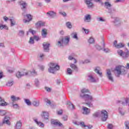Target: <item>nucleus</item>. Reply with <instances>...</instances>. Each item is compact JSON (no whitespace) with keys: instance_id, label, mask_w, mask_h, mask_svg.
I'll return each instance as SVG.
<instances>
[{"instance_id":"63","label":"nucleus","mask_w":129,"mask_h":129,"mask_svg":"<svg viewBox=\"0 0 129 129\" xmlns=\"http://www.w3.org/2000/svg\"><path fill=\"white\" fill-rule=\"evenodd\" d=\"M82 30L84 31L85 34H88L89 33V29H86L84 28H83Z\"/></svg>"},{"instance_id":"23","label":"nucleus","mask_w":129,"mask_h":129,"mask_svg":"<svg viewBox=\"0 0 129 129\" xmlns=\"http://www.w3.org/2000/svg\"><path fill=\"white\" fill-rule=\"evenodd\" d=\"M11 99L12 101V103H14V102L18 101V100H20L21 98H20L19 97H17L16 96L12 95L11 96Z\"/></svg>"},{"instance_id":"55","label":"nucleus","mask_w":129,"mask_h":129,"mask_svg":"<svg viewBox=\"0 0 129 129\" xmlns=\"http://www.w3.org/2000/svg\"><path fill=\"white\" fill-rule=\"evenodd\" d=\"M12 106L13 108H15V109H18V108L19 107L18 104H14V103H12Z\"/></svg>"},{"instance_id":"33","label":"nucleus","mask_w":129,"mask_h":129,"mask_svg":"<svg viewBox=\"0 0 129 129\" xmlns=\"http://www.w3.org/2000/svg\"><path fill=\"white\" fill-rule=\"evenodd\" d=\"M118 112L120 115L122 116H123L124 114H125V110L124 109H122V108L119 107L118 109Z\"/></svg>"},{"instance_id":"30","label":"nucleus","mask_w":129,"mask_h":129,"mask_svg":"<svg viewBox=\"0 0 129 129\" xmlns=\"http://www.w3.org/2000/svg\"><path fill=\"white\" fill-rule=\"evenodd\" d=\"M80 125H81V126H83L84 127H85V129H91L92 127V125H86L84 123V122H80Z\"/></svg>"},{"instance_id":"8","label":"nucleus","mask_w":129,"mask_h":129,"mask_svg":"<svg viewBox=\"0 0 129 129\" xmlns=\"http://www.w3.org/2000/svg\"><path fill=\"white\" fill-rule=\"evenodd\" d=\"M42 46L44 52H48L49 51H50V43L43 42Z\"/></svg>"},{"instance_id":"61","label":"nucleus","mask_w":129,"mask_h":129,"mask_svg":"<svg viewBox=\"0 0 129 129\" xmlns=\"http://www.w3.org/2000/svg\"><path fill=\"white\" fill-rule=\"evenodd\" d=\"M33 39H34V40H35V41H39V40H40V37H39V36H38L34 35V36H33Z\"/></svg>"},{"instance_id":"35","label":"nucleus","mask_w":129,"mask_h":129,"mask_svg":"<svg viewBox=\"0 0 129 129\" xmlns=\"http://www.w3.org/2000/svg\"><path fill=\"white\" fill-rule=\"evenodd\" d=\"M34 121L38 126H40V127H44V123H42V122L38 121V119H35Z\"/></svg>"},{"instance_id":"46","label":"nucleus","mask_w":129,"mask_h":129,"mask_svg":"<svg viewBox=\"0 0 129 129\" xmlns=\"http://www.w3.org/2000/svg\"><path fill=\"white\" fill-rule=\"evenodd\" d=\"M23 76H23L21 72L19 71L16 73V77H17V78H21L23 77Z\"/></svg>"},{"instance_id":"59","label":"nucleus","mask_w":129,"mask_h":129,"mask_svg":"<svg viewBox=\"0 0 129 129\" xmlns=\"http://www.w3.org/2000/svg\"><path fill=\"white\" fill-rule=\"evenodd\" d=\"M7 113V112L5 110H0V115H5Z\"/></svg>"},{"instance_id":"16","label":"nucleus","mask_w":129,"mask_h":129,"mask_svg":"<svg viewBox=\"0 0 129 129\" xmlns=\"http://www.w3.org/2000/svg\"><path fill=\"white\" fill-rule=\"evenodd\" d=\"M11 117L9 116H6L4 119L3 122L4 124H7V125H10L11 124V122L10 121Z\"/></svg>"},{"instance_id":"13","label":"nucleus","mask_w":129,"mask_h":129,"mask_svg":"<svg viewBox=\"0 0 129 129\" xmlns=\"http://www.w3.org/2000/svg\"><path fill=\"white\" fill-rule=\"evenodd\" d=\"M74 57H75V54L74 53H72L68 56V59L70 61H72V60H74V64H76V63H77V60Z\"/></svg>"},{"instance_id":"2","label":"nucleus","mask_w":129,"mask_h":129,"mask_svg":"<svg viewBox=\"0 0 129 129\" xmlns=\"http://www.w3.org/2000/svg\"><path fill=\"white\" fill-rule=\"evenodd\" d=\"M126 69H129V65L125 67L123 66H117L114 69V72L117 77H119L120 75H125L127 73Z\"/></svg>"},{"instance_id":"44","label":"nucleus","mask_w":129,"mask_h":129,"mask_svg":"<svg viewBox=\"0 0 129 129\" xmlns=\"http://www.w3.org/2000/svg\"><path fill=\"white\" fill-rule=\"evenodd\" d=\"M95 47H96V49L98 50V51H101V50H103V46L102 45L101 47L100 45L97 44L95 45Z\"/></svg>"},{"instance_id":"53","label":"nucleus","mask_w":129,"mask_h":129,"mask_svg":"<svg viewBox=\"0 0 129 129\" xmlns=\"http://www.w3.org/2000/svg\"><path fill=\"white\" fill-rule=\"evenodd\" d=\"M44 57H45V55L43 53H40L38 55V58H39V60H43V59H44Z\"/></svg>"},{"instance_id":"17","label":"nucleus","mask_w":129,"mask_h":129,"mask_svg":"<svg viewBox=\"0 0 129 129\" xmlns=\"http://www.w3.org/2000/svg\"><path fill=\"white\" fill-rule=\"evenodd\" d=\"M41 116L42 118L45 120L49 119V113L48 112L43 111Z\"/></svg>"},{"instance_id":"34","label":"nucleus","mask_w":129,"mask_h":129,"mask_svg":"<svg viewBox=\"0 0 129 129\" xmlns=\"http://www.w3.org/2000/svg\"><path fill=\"white\" fill-rule=\"evenodd\" d=\"M35 25L37 28H39V27H43V26H45V23L42 21H38L35 24Z\"/></svg>"},{"instance_id":"19","label":"nucleus","mask_w":129,"mask_h":129,"mask_svg":"<svg viewBox=\"0 0 129 129\" xmlns=\"http://www.w3.org/2000/svg\"><path fill=\"white\" fill-rule=\"evenodd\" d=\"M91 16L90 14H87L84 17V22L86 23H90L91 22Z\"/></svg>"},{"instance_id":"51","label":"nucleus","mask_w":129,"mask_h":129,"mask_svg":"<svg viewBox=\"0 0 129 129\" xmlns=\"http://www.w3.org/2000/svg\"><path fill=\"white\" fill-rule=\"evenodd\" d=\"M34 37H31L30 38L29 41V43L30 44H31V45H33V44H34L35 43V41L34 40Z\"/></svg>"},{"instance_id":"39","label":"nucleus","mask_w":129,"mask_h":129,"mask_svg":"<svg viewBox=\"0 0 129 129\" xmlns=\"http://www.w3.org/2000/svg\"><path fill=\"white\" fill-rule=\"evenodd\" d=\"M71 37L73 38V39H75L76 40H78V36H77V33L76 32H73L71 34Z\"/></svg>"},{"instance_id":"26","label":"nucleus","mask_w":129,"mask_h":129,"mask_svg":"<svg viewBox=\"0 0 129 129\" xmlns=\"http://www.w3.org/2000/svg\"><path fill=\"white\" fill-rule=\"evenodd\" d=\"M21 72L23 76H28V75H30V71H27V70L23 69Z\"/></svg>"},{"instance_id":"29","label":"nucleus","mask_w":129,"mask_h":129,"mask_svg":"<svg viewBox=\"0 0 129 129\" xmlns=\"http://www.w3.org/2000/svg\"><path fill=\"white\" fill-rule=\"evenodd\" d=\"M68 104L69 105L68 108L69 109H71V110H73V109H75V106L70 101L68 102Z\"/></svg>"},{"instance_id":"57","label":"nucleus","mask_w":129,"mask_h":129,"mask_svg":"<svg viewBox=\"0 0 129 129\" xmlns=\"http://www.w3.org/2000/svg\"><path fill=\"white\" fill-rule=\"evenodd\" d=\"M29 32H30V33H31L33 36H34V35H35V34H36V33H37V31H36L35 30H34L32 29H29Z\"/></svg>"},{"instance_id":"36","label":"nucleus","mask_w":129,"mask_h":129,"mask_svg":"<svg viewBox=\"0 0 129 129\" xmlns=\"http://www.w3.org/2000/svg\"><path fill=\"white\" fill-rule=\"evenodd\" d=\"M120 19L117 18L115 19V20L114 21V25H115V26H119V25H120Z\"/></svg>"},{"instance_id":"1","label":"nucleus","mask_w":129,"mask_h":129,"mask_svg":"<svg viewBox=\"0 0 129 129\" xmlns=\"http://www.w3.org/2000/svg\"><path fill=\"white\" fill-rule=\"evenodd\" d=\"M89 92V90L85 88H83L81 90V93L80 96L82 99L86 101V104L89 107H92V101H93V97L91 95L88 94H86L85 93H88Z\"/></svg>"},{"instance_id":"40","label":"nucleus","mask_w":129,"mask_h":129,"mask_svg":"<svg viewBox=\"0 0 129 129\" xmlns=\"http://www.w3.org/2000/svg\"><path fill=\"white\" fill-rule=\"evenodd\" d=\"M101 111H97L93 114V117H100Z\"/></svg>"},{"instance_id":"12","label":"nucleus","mask_w":129,"mask_h":129,"mask_svg":"<svg viewBox=\"0 0 129 129\" xmlns=\"http://www.w3.org/2000/svg\"><path fill=\"white\" fill-rule=\"evenodd\" d=\"M51 123L52 124H54V125H56V126H60L61 127H63V124L57 120H51Z\"/></svg>"},{"instance_id":"38","label":"nucleus","mask_w":129,"mask_h":129,"mask_svg":"<svg viewBox=\"0 0 129 129\" xmlns=\"http://www.w3.org/2000/svg\"><path fill=\"white\" fill-rule=\"evenodd\" d=\"M88 80H89L90 82H97L96 80H95V79L92 75L88 76Z\"/></svg>"},{"instance_id":"42","label":"nucleus","mask_w":129,"mask_h":129,"mask_svg":"<svg viewBox=\"0 0 129 129\" xmlns=\"http://www.w3.org/2000/svg\"><path fill=\"white\" fill-rule=\"evenodd\" d=\"M71 67L74 71H75L76 72H77V71H78V67H77V66L71 65Z\"/></svg>"},{"instance_id":"18","label":"nucleus","mask_w":129,"mask_h":129,"mask_svg":"<svg viewBox=\"0 0 129 129\" xmlns=\"http://www.w3.org/2000/svg\"><path fill=\"white\" fill-rule=\"evenodd\" d=\"M46 15H47L48 17H50L52 19L55 18V17L57 16V14L54 11H49L46 13Z\"/></svg>"},{"instance_id":"22","label":"nucleus","mask_w":129,"mask_h":129,"mask_svg":"<svg viewBox=\"0 0 129 129\" xmlns=\"http://www.w3.org/2000/svg\"><path fill=\"white\" fill-rule=\"evenodd\" d=\"M32 104L35 106V107H38V106L40 105V101H39V100L34 99L33 100Z\"/></svg>"},{"instance_id":"9","label":"nucleus","mask_w":129,"mask_h":129,"mask_svg":"<svg viewBox=\"0 0 129 129\" xmlns=\"http://www.w3.org/2000/svg\"><path fill=\"white\" fill-rule=\"evenodd\" d=\"M18 5L20 6L21 10L25 11L27 9V3L23 1L18 2Z\"/></svg>"},{"instance_id":"47","label":"nucleus","mask_w":129,"mask_h":129,"mask_svg":"<svg viewBox=\"0 0 129 129\" xmlns=\"http://www.w3.org/2000/svg\"><path fill=\"white\" fill-rule=\"evenodd\" d=\"M9 21L11 22V27H13V26H15L16 25V21L13 19H9Z\"/></svg>"},{"instance_id":"56","label":"nucleus","mask_w":129,"mask_h":129,"mask_svg":"<svg viewBox=\"0 0 129 129\" xmlns=\"http://www.w3.org/2000/svg\"><path fill=\"white\" fill-rule=\"evenodd\" d=\"M3 29H6V30H8V27L6 25L0 24V30H3Z\"/></svg>"},{"instance_id":"6","label":"nucleus","mask_w":129,"mask_h":129,"mask_svg":"<svg viewBox=\"0 0 129 129\" xmlns=\"http://www.w3.org/2000/svg\"><path fill=\"white\" fill-rule=\"evenodd\" d=\"M100 117L102 121H106L108 118V113L105 110H101Z\"/></svg>"},{"instance_id":"60","label":"nucleus","mask_w":129,"mask_h":129,"mask_svg":"<svg viewBox=\"0 0 129 129\" xmlns=\"http://www.w3.org/2000/svg\"><path fill=\"white\" fill-rule=\"evenodd\" d=\"M59 15H61V16H63V17H66V16H67L66 13H65L64 12L59 11Z\"/></svg>"},{"instance_id":"49","label":"nucleus","mask_w":129,"mask_h":129,"mask_svg":"<svg viewBox=\"0 0 129 129\" xmlns=\"http://www.w3.org/2000/svg\"><path fill=\"white\" fill-rule=\"evenodd\" d=\"M66 26L68 29H72V24H71V22H68L66 23Z\"/></svg>"},{"instance_id":"43","label":"nucleus","mask_w":129,"mask_h":129,"mask_svg":"<svg viewBox=\"0 0 129 129\" xmlns=\"http://www.w3.org/2000/svg\"><path fill=\"white\" fill-rule=\"evenodd\" d=\"M34 83L36 87H39V86H40V81H39V80L38 79H35L34 80Z\"/></svg>"},{"instance_id":"31","label":"nucleus","mask_w":129,"mask_h":129,"mask_svg":"<svg viewBox=\"0 0 129 129\" xmlns=\"http://www.w3.org/2000/svg\"><path fill=\"white\" fill-rule=\"evenodd\" d=\"M29 75L32 76H37V75H38V73L35 69H33L30 72L29 71Z\"/></svg>"},{"instance_id":"20","label":"nucleus","mask_w":129,"mask_h":129,"mask_svg":"<svg viewBox=\"0 0 129 129\" xmlns=\"http://www.w3.org/2000/svg\"><path fill=\"white\" fill-rule=\"evenodd\" d=\"M91 2H92V0H85V3L89 9H91L93 7V3Z\"/></svg>"},{"instance_id":"50","label":"nucleus","mask_w":129,"mask_h":129,"mask_svg":"<svg viewBox=\"0 0 129 129\" xmlns=\"http://www.w3.org/2000/svg\"><path fill=\"white\" fill-rule=\"evenodd\" d=\"M73 72V71H72L71 69L68 68L67 69V74H68V75H72Z\"/></svg>"},{"instance_id":"27","label":"nucleus","mask_w":129,"mask_h":129,"mask_svg":"<svg viewBox=\"0 0 129 129\" xmlns=\"http://www.w3.org/2000/svg\"><path fill=\"white\" fill-rule=\"evenodd\" d=\"M89 63H91V60L89 59L80 60V64H89Z\"/></svg>"},{"instance_id":"32","label":"nucleus","mask_w":129,"mask_h":129,"mask_svg":"<svg viewBox=\"0 0 129 129\" xmlns=\"http://www.w3.org/2000/svg\"><path fill=\"white\" fill-rule=\"evenodd\" d=\"M0 105H1V106H6V105H8V103L5 102V100L1 97H0Z\"/></svg>"},{"instance_id":"3","label":"nucleus","mask_w":129,"mask_h":129,"mask_svg":"<svg viewBox=\"0 0 129 129\" xmlns=\"http://www.w3.org/2000/svg\"><path fill=\"white\" fill-rule=\"evenodd\" d=\"M111 7H112V5L111 4H110V3L108 2H106L104 3V8L108 10V14H110V15H111L113 12H115V9H112Z\"/></svg>"},{"instance_id":"37","label":"nucleus","mask_w":129,"mask_h":129,"mask_svg":"<svg viewBox=\"0 0 129 129\" xmlns=\"http://www.w3.org/2000/svg\"><path fill=\"white\" fill-rule=\"evenodd\" d=\"M21 128H22V122L21 121H17L16 124V128L21 129Z\"/></svg>"},{"instance_id":"45","label":"nucleus","mask_w":129,"mask_h":129,"mask_svg":"<svg viewBox=\"0 0 129 129\" xmlns=\"http://www.w3.org/2000/svg\"><path fill=\"white\" fill-rule=\"evenodd\" d=\"M7 71L9 73H13V72H15V68H7Z\"/></svg>"},{"instance_id":"14","label":"nucleus","mask_w":129,"mask_h":129,"mask_svg":"<svg viewBox=\"0 0 129 129\" xmlns=\"http://www.w3.org/2000/svg\"><path fill=\"white\" fill-rule=\"evenodd\" d=\"M69 42H70V36H64L63 37V42L64 46H67L69 44Z\"/></svg>"},{"instance_id":"15","label":"nucleus","mask_w":129,"mask_h":129,"mask_svg":"<svg viewBox=\"0 0 129 129\" xmlns=\"http://www.w3.org/2000/svg\"><path fill=\"white\" fill-rule=\"evenodd\" d=\"M101 46H103V51L105 53H109L110 52V49L108 48H105V43H104V41L102 40L101 42Z\"/></svg>"},{"instance_id":"52","label":"nucleus","mask_w":129,"mask_h":129,"mask_svg":"<svg viewBox=\"0 0 129 129\" xmlns=\"http://www.w3.org/2000/svg\"><path fill=\"white\" fill-rule=\"evenodd\" d=\"M13 85H14V81H8L6 84L7 86H13Z\"/></svg>"},{"instance_id":"41","label":"nucleus","mask_w":129,"mask_h":129,"mask_svg":"<svg viewBox=\"0 0 129 129\" xmlns=\"http://www.w3.org/2000/svg\"><path fill=\"white\" fill-rule=\"evenodd\" d=\"M24 102L29 106H31V105H32V102L28 99H24Z\"/></svg>"},{"instance_id":"48","label":"nucleus","mask_w":129,"mask_h":129,"mask_svg":"<svg viewBox=\"0 0 129 129\" xmlns=\"http://www.w3.org/2000/svg\"><path fill=\"white\" fill-rule=\"evenodd\" d=\"M88 42L89 43V44H93L94 43V39L93 37H91L88 40Z\"/></svg>"},{"instance_id":"28","label":"nucleus","mask_w":129,"mask_h":129,"mask_svg":"<svg viewBox=\"0 0 129 129\" xmlns=\"http://www.w3.org/2000/svg\"><path fill=\"white\" fill-rule=\"evenodd\" d=\"M95 72L99 75L100 77H102V73L100 72V68L97 67L94 70Z\"/></svg>"},{"instance_id":"10","label":"nucleus","mask_w":129,"mask_h":129,"mask_svg":"<svg viewBox=\"0 0 129 129\" xmlns=\"http://www.w3.org/2000/svg\"><path fill=\"white\" fill-rule=\"evenodd\" d=\"M113 46L117 49H120V48H123L124 47V44L122 43L117 44V41L115 40L113 43Z\"/></svg>"},{"instance_id":"58","label":"nucleus","mask_w":129,"mask_h":129,"mask_svg":"<svg viewBox=\"0 0 129 129\" xmlns=\"http://www.w3.org/2000/svg\"><path fill=\"white\" fill-rule=\"evenodd\" d=\"M97 21L98 22H105V20L102 17L97 18Z\"/></svg>"},{"instance_id":"21","label":"nucleus","mask_w":129,"mask_h":129,"mask_svg":"<svg viewBox=\"0 0 129 129\" xmlns=\"http://www.w3.org/2000/svg\"><path fill=\"white\" fill-rule=\"evenodd\" d=\"M83 114H89L90 113V109L86 107L83 106Z\"/></svg>"},{"instance_id":"7","label":"nucleus","mask_w":129,"mask_h":129,"mask_svg":"<svg viewBox=\"0 0 129 129\" xmlns=\"http://www.w3.org/2000/svg\"><path fill=\"white\" fill-rule=\"evenodd\" d=\"M106 76L107 79H108L109 81H110L111 82H114L113 76H112V74H111V71H110V70L107 69L106 70Z\"/></svg>"},{"instance_id":"5","label":"nucleus","mask_w":129,"mask_h":129,"mask_svg":"<svg viewBox=\"0 0 129 129\" xmlns=\"http://www.w3.org/2000/svg\"><path fill=\"white\" fill-rule=\"evenodd\" d=\"M60 69V67L59 65H51L48 69V72L51 73L52 74H54L55 72L58 71Z\"/></svg>"},{"instance_id":"64","label":"nucleus","mask_w":129,"mask_h":129,"mask_svg":"<svg viewBox=\"0 0 129 129\" xmlns=\"http://www.w3.org/2000/svg\"><path fill=\"white\" fill-rule=\"evenodd\" d=\"M113 127V125H112V124H109L108 125V129H112Z\"/></svg>"},{"instance_id":"4","label":"nucleus","mask_w":129,"mask_h":129,"mask_svg":"<svg viewBox=\"0 0 129 129\" xmlns=\"http://www.w3.org/2000/svg\"><path fill=\"white\" fill-rule=\"evenodd\" d=\"M117 53L118 55L120 57H122L123 59H127L129 57V51L128 50L127 51L123 52L122 50L118 49L117 51Z\"/></svg>"},{"instance_id":"62","label":"nucleus","mask_w":129,"mask_h":129,"mask_svg":"<svg viewBox=\"0 0 129 129\" xmlns=\"http://www.w3.org/2000/svg\"><path fill=\"white\" fill-rule=\"evenodd\" d=\"M125 126L126 129H129V122L126 121L125 122Z\"/></svg>"},{"instance_id":"54","label":"nucleus","mask_w":129,"mask_h":129,"mask_svg":"<svg viewBox=\"0 0 129 129\" xmlns=\"http://www.w3.org/2000/svg\"><path fill=\"white\" fill-rule=\"evenodd\" d=\"M24 35H25V32L23 30H20L19 33V36L20 37H24Z\"/></svg>"},{"instance_id":"25","label":"nucleus","mask_w":129,"mask_h":129,"mask_svg":"<svg viewBox=\"0 0 129 129\" xmlns=\"http://www.w3.org/2000/svg\"><path fill=\"white\" fill-rule=\"evenodd\" d=\"M26 17L28 20L24 19L23 22L25 24L26 23H29V22H30V21H32V15L30 14H27Z\"/></svg>"},{"instance_id":"24","label":"nucleus","mask_w":129,"mask_h":129,"mask_svg":"<svg viewBox=\"0 0 129 129\" xmlns=\"http://www.w3.org/2000/svg\"><path fill=\"white\" fill-rule=\"evenodd\" d=\"M47 30L43 28L41 31V36L42 38H46L47 35H48V33L47 32Z\"/></svg>"},{"instance_id":"11","label":"nucleus","mask_w":129,"mask_h":129,"mask_svg":"<svg viewBox=\"0 0 129 129\" xmlns=\"http://www.w3.org/2000/svg\"><path fill=\"white\" fill-rule=\"evenodd\" d=\"M56 46L59 48H61V47H63L64 46V43L63 42V37L60 38L59 40L57 41Z\"/></svg>"}]
</instances>
